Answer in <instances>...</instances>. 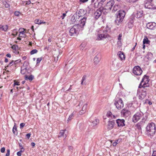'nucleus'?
<instances>
[{"label": "nucleus", "instance_id": "f257e3e1", "mask_svg": "<svg viewBox=\"0 0 156 156\" xmlns=\"http://www.w3.org/2000/svg\"><path fill=\"white\" fill-rule=\"evenodd\" d=\"M126 12L123 10H120L116 14V18L115 20V24L117 25H120L125 17Z\"/></svg>", "mask_w": 156, "mask_h": 156}, {"label": "nucleus", "instance_id": "f03ea898", "mask_svg": "<svg viewBox=\"0 0 156 156\" xmlns=\"http://www.w3.org/2000/svg\"><path fill=\"white\" fill-rule=\"evenodd\" d=\"M156 127L155 124L153 123L148 124L146 127L147 133L150 135H153L155 132Z\"/></svg>", "mask_w": 156, "mask_h": 156}, {"label": "nucleus", "instance_id": "7ed1b4c3", "mask_svg": "<svg viewBox=\"0 0 156 156\" xmlns=\"http://www.w3.org/2000/svg\"><path fill=\"white\" fill-rule=\"evenodd\" d=\"M114 4V2L113 0H110L108 2L106 5L102 9V12L105 14V13H107L110 10Z\"/></svg>", "mask_w": 156, "mask_h": 156}, {"label": "nucleus", "instance_id": "20e7f679", "mask_svg": "<svg viewBox=\"0 0 156 156\" xmlns=\"http://www.w3.org/2000/svg\"><path fill=\"white\" fill-rule=\"evenodd\" d=\"M88 104L87 103L83 104V101H80L79 105L77 107V108H78L79 107L82 108L80 110L79 112V115H82L86 112L87 111Z\"/></svg>", "mask_w": 156, "mask_h": 156}, {"label": "nucleus", "instance_id": "39448f33", "mask_svg": "<svg viewBox=\"0 0 156 156\" xmlns=\"http://www.w3.org/2000/svg\"><path fill=\"white\" fill-rule=\"evenodd\" d=\"M114 105L115 106L116 108L118 109H120L124 106V104L122 99L118 98H116L115 99Z\"/></svg>", "mask_w": 156, "mask_h": 156}, {"label": "nucleus", "instance_id": "423d86ee", "mask_svg": "<svg viewBox=\"0 0 156 156\" xmlns=\"http://www.w3.org/2000/svg\"><path fill=\"white\" fill-rule=\"evenodd\" d=\"M78 25H74L69 30V35L71 36H75L78 30Z\"/></svg>", "mask_w": 156, "mask_h": 156}, {"label": "nucleus", "instance_id": "0eeeda50", "mask_svg": "<svg viewBox=\"0 0 156 156\" xmlns=\"http://www.w3.org/2000/svg\"><path fill=\"white\" fill-rule=\"evenodd\" d=\"M133 72L134 75L138 76L141 75L143 71L139 66H136L134 67Z\"/></svg>", "mask_w": 156, "mask_h": 156}, {"label": "nucleus", "instance_id": "6e6552de", "mask_svg": "<svg viewBox=\"0 0 156 156\" xmlns=\"http://www.w3.org/2000/svg\"><path fill=\"white\" fill-rule=\"evenodd\" d=\"M143 114L141 112H137L134 115L133 118V122H136L141 118Z\"/></svg>", "mask_w": 156, "mask_h": 156}, {"label": "nucleus", "instance_id": "1a4fd4ad", "mask_svg": "<svg viewBox=\"0 0 156 156\" xmlns=\"http://www.w3.org/2000/svg\"><path fill=\"white\" fill-rule=\"evenodd\" d=\"M121 115L124 117H126L129 116L131 114L130 111L127 108L123 109L121 112Z\"/></svg>", "mask_w": 156, "mask_h": 156}, {"label": "nucleus", "instance_id": "9d476101", "mask_svg": "<svg viewBox=\"0 0 156 156\" xmlns=\"http://www.w3.org/2000/svg\"><path fill=\"white\" fill-rule=\"evenodd\" d=\"M115 124V121L114 120L108 121L107 125V129L108 130L112 129L114 128Z\"/></svg>", "mask_w": 156, "mask_h": 156}, {"label": "nucleus", "instance_id": "9b49d317", "mask_svg": "<svg viewBox=\"0 0 156 156\" xmlns=\"http://www.w3.org/2000/svg\"><path fill=\"white\" fill-rule=\"evenodd\" d=\"M79 16H78L77 13L75 14L71 17L70 20L71 23L73 24L79 21Z\"/></svg>", "mask_w": 156, "mask_h": 156}, {"label": "nucleus", "instance_id": "f8f14e48", "mask_svg": "<svg viewBox=\"0 0 156 156\" xmlns=\"http://www.w3.org/2000/svg\"><path fill=\"white\" fill-rule=\"evenodd\" d=\"M147 27L149 29L155 30L156 29V23L154 22L148 23L147 24Z\"/></svg>", "mask_w": 156, "mask_h": 156}, {"label": "nucleus", "instance_id": "ddd939ff", "mask_svg": "<svg viewBox=\"0 0 156 156\" xmlns=\"http://www.w3.org/2000/svg\"><path fill=\"white\" fill-rule=\"evenodd\" d=\"M125 121L123 119H118L116 120V122L118 126L119 127H122L125 126Z\"/></svg>", "mask_w": 156, "mask_h": 156}, {"label": "nucleus", "instance_id": "4468645a", "mask_svg": "<svg viewBox=\"0 0 156 156\" xmlns=\"http://www.w3.org/2000/svg\"><path fill=\"white\" fill-rule=\"evenodd\" d=\"M108 34L106 33L98 34L97 39L98 40H103L106 38H108Z\"/></svg>", "mask_w": 156, "mask_h": 156}, {"label": "nucleus", "instance_id": "2eb2a0df", "mask_svg": "<svg viewBox=\"0 0 156 156\" xmlns=\"http://www.w3.org/2000/svg\"><path fill=\"white\" fill-rule=\"evenodd\" d=\"M87 18L85 17H83V18L81 19L80 20V23L77 24L78 25V27L80 26L82 28L84 26L86 23Z\"/></svg>", "mask_w": 156, "mask_h": 156}, {"label": "nucleus", "instance_id": "dca6fc26", "mask_svg": "<svg viewBox=\"0 0 156 156\" xmlns=\"http://www.w3.org/2000/svg\"><path fill=\"white\" fill-rule=\"evenodd\" d=\"M149 81V77L146 75H144L143 78L141 81L146 85V86L149 87V84L148 83Z\"/></svg>", "mask_w": 156, "mask_h": 156}, {"label": "nucleus", "instance_id": "f3484780", "mask_svg": "<svg viewBox=\"0 0 156 156\" xmlns=\"http://www.w3.org/2000/svg\"><path fill=\"white\" fill-rule=\"evenodd\" d=\"M102 12V9L100 8L97 10L94 13V15L95 19H97L101 16Z\"/></svg>", "mask_w": 156, "mask_h": 156}, {"label": "nucleus", "instance_id": "a211bd4d", "mask_svg": "<svg viewBox=\"0 0 156 156\" xmlns=\"http://www.w3.org/2000/svg\"><path fill=\"white\" fill-rule=\"evenodd\" d=\"M101 58V55L100 54H97L94 58V61L95 64H97L100 62Z\"/></svg>", "mask_w": 156, "mask_h": 156}, {"label": "nucleus", "instance_id": "6ab92c4d", "mask_svg": "<svg viewBox=\"0 0 156 156\" xmlns=\"http://www.w3.org/2000/svg\"><path fill=\"white\" fill-rule=\"evenodd\" d=\"M106 116L109 118L110 120L115 119H116L117 115H113L112 113L110 112H108L107 113Z\"/></svg>", "mask_w": 156, "mask_h": 156}, {"label": "nucleus", "instance_id": "aec40b11", "mask_svg": "<svg viewBox=\"0 0 156 156\" xmlns=\"http://www.w3.org/2000/svg\"><path fill=\"white\" fill-rule=\"evenodd\" d=\"M78 16H79V18L80 17L84 16L86 14V11H85L84 9H80L78 12Z\"/></svg>", "mask_w": 156, "mask_h": 156}, {"label": "nucleus", "instance_id": "412c9836", "mask_svg": "<svg viewBox=\"0 0 156 156\" xmlns=\"http://www.w3.org/2000/svg\"><path fill=\"white\" fill-rule=\"evenodd\" d=\"M66 130L65 129L64 130H61L58 135V137H63L65 138H66L67 136V134L66 133Z\"/></svg>", "mask_w": 156, "mask_h": 156}, {"label": "nucleus", "instance_id": "4be33fe9", "mask_svg": "<svg viewBox=\"0 0 156 156\" xmlns=\"http://www.w3.org/2000/svg\"><path fill=\"white\" fill-rule=\"evenodd\" d=\"M142 121H141L140 122L138 123L136 125V127L139 130L141 129V127L142 125H143L145 122V120H144L143 119H142Z\"/></svg>", "mask_w": 156, "mask_h": 156}, {"label": "nucleus", "instance_id": "5701e85b", "mask_svg": "<svg viewBox=\"0 0 156 156\" xmlns=\"http://www.w3.org/2000/svg\"><path fill=\"white\" fill-rule=\"evenodd\" d=\"M118 55L119 56V57L120 59L121 60L125 59V56L124 53L121 51H119L118 52Z\"/></svg>", "mask_w": 156, "mask_h": 156}, {"label": "nucleus", "instance_id": "b1692460", "mask_svg": "<svg viewBox=\"0 0 156 156\" xmlns=\"http://www.w3.org/2000/svg\"><path fill=\"white\" fill-rule=\"evenodd\" d=\"M144 6L146 8L149 9H151L152 7L151 3H148L146 1L145 2Z\"/></svg>", "mask_w": 156, "mask_h": 156}, {"label": "nucleus", "instance_id": "393cba45", "mask_svg": "<svg viewBox=\"0 0 156 156\" xmlns=\"http://www.w3.org/2000/svg\"><path fill=\"white\" fill-rule=\"evenodd\" d=\"M92 125L93 126H95L99 123V120L98 119H94L92 120Z\"/></svg>", "mask_w": 156, "mask_h": 156}, {"label": "nucleus", "instance_id": "a878e982", "mask_svg": "<svg viewBox=\"0 0 156 156\" xmlns=\"http://www.w3.org/2000/svg\"><path fill=\"white\" fill-rule=\"evenodd\" d=\"M34 79V76L32 75H30L29 76L26 75L25 76V79L26 80H29L32 81Z\"/></svg>", "mask_w": 156, "mask_h": 156}, {"label": "nucleus", "instance_id": "bb28decb", "mask_svg": "<svg viewBox=\"0 0 156 156\" xmlns=\"http://www.w3.org/2000/svg\"><path fill=\"white\" fill-rule=\"evenodd\" d=\"M146 87H143L142 89H141V90L142 91L143 94L144 95V96H146L147 94V91H148L149 90V89H147L146 88Z\"/></svg>", "mask_w": 156, "mask_h": 156}, {"label": "nucleus", "instance_id": "cd10ccee", "mask_svg": "<svg viewBox=\"0 0 156 156\" xmlns=\"http://www.w3.org/2000/svg\"><path fill=\"white\" fill-rule=\"evenodd\" d=\"M34 22L36 24H41L42 23H45V22H44L43 21L39 19H36L34 21Z\"/></svg>", "mask_w": 156, "mask_h": 156}, {"label": "nucleus", "instance_id": "c85d7f7f", "mask_svg": "<svg viewBox=\"0 0 156 156\" xmlns=\"http://www.w3.org/2000/svg\"><path fill=\"white\" fill-rule=\"evenodd\" d=\"M119 9V6L118 5H115L113 8L112 11L113 12L117 11Z\"/></svg>", "mask_w": 156, "mask_h": 156}, {"label": "nucleus", "instance_id": "c756f323", "mask_svg": "<svg viewBox=\"0 0 156 156\" xmlns=\"http://www.w3.org/2000/svg\"><path fill=\"white\" fill-rule=\"evenodd\" d=\"M146 85L144 84L142 81L141 82L140 84H139V86L138 87V88L141 89L143 87H147L146 86Z\"/></svg>", "mask_w": 156, "mask_h": 156}, {"label": "nucleus", "instance_id": "7c9ffc66", "mask_svg": "<svg viewBox=\"0 0 156 156\" xmlns=\"http://www.w3.org/2000/svg\"><path fill=\"white\" fill-rule=\"evenodd\" d=\"M12 132L14 134L17 135V128L16 126L15 125H14L13 126L12 129Z\"/></svg>", "mask_w": 156, "mask_h": 156}, {"label": "nucleus", "instance_id": "2f4dec72", "mask_svg": "<svg viewBox=\"0 0 156 156\" xmlns=\"http://www.w3.org/2000/svg\"><path fill=\"white\" fill-rule=\"evenodd\" d=\"M2 30H3L4 31H7L8 28V26L7 25L5 26H2Z\"/></svg>", "mask_w": 156, "mask_h": 156}, {"label": "nucleus", "instance_id": "473e14b6", "mask_svg": "<svg viewBox=\"0 0 156 156\" xmlns=\"http://www.w3.org/2000/svg\"><path fill=\"white\" fill-rule=\"evenodd\" d=\"M142 13L140 12H137L136 15V16L137 18H140L142 17Z\"/></svg>", "mask_w": 156, "mask_h": 156}, {"label": "nucleus", "instance_id": "72a5a7b5", "mask_svg": "<svg viewBox=\"0 0 156 156\" xmlns=\"http://www.w3.org/2000/svg\"><path fill=\"white\" fill-rule=\"evenodd\" d=\"M150 41L148 40L147 38H144L143 41V44H149Z\"/></svg>", "mask_w": 156, "mask_h": 156}, {"label": "nucleus", "instance_id": "f704fd0d", "mask_svg": "<svg viewBox=\"0 0 156 156\" xmlns=\"http://www.w3.org/2000/svg\"><path fill=\"white\" fill-rule=\"evenodd\" d=\"M25 33L24 32L20 33V34L19 35V36L20 37H25L26 36V35L25 34Z\"/></svg>", "mask_w": 156, "mask_h": 156}, {"label": "nucleus", "instance_id": "c9c22d12", "mask_svg": "<svg viewBox=\"0 0 156 156\" xmlns=\"http://www.w3.org/2000/svg\"><path fill=\"white\" fill-rule=\"evenodd\" d=\"M18 34V32L17 31V29H14L13 30V34H12V35L15 36L16 35H17Z\"/></svg>", "mask_w": 156, "mask_h": 156}, {"label": "nucleus", "instance_id": "e433bc0d", "mask_svg": "<svg viewBox=\"0 0 156 156\" xmlns=\"http://www.w3.org/2000/svg\"><path fill=\"white\" fill-rule=\"evenodd\" d=\"M38 51L36 49H34L32 50L30 52V53L31 55H33L34 54L36 53Z\"/></svg>", "mask_w": 156, "mask_h": 156}, {"label": "nucleus", "instance_id": "4c0bfd02", "mask_svg": "<svg viewBox=\"0 0 156 156\" xmlns=\"http://www.w3.org/2000/svg\"><path fill=\"white\" fill-rule=\"evenodd\" d=\"M122 37V34H120L119 35L118 37V39L119 40V41L118 42V43L119 44V43L121 42L120 40L121 39V37Z\"/></svg>", "mask_w": 156, "mask_h": 156}, {"label": "nucleus", "instance_id": "58836bf2", "mask_svg": "<svg viewBox=\"0 0 156 156\" xmlns=\"http://www.w3.org/2000/svg\"><path fill=\"white\" fill-rule=\"evenodd\" d=\"M73 113H72L69 116V118L68 119L67 121H69L71 120L73 117Z\"/></svg>", "mask_w": 156, "mask_h": 156}, {"label": "nucleus", "instance_id": "ea45409f", "mask_svg": "<svg viewBox=\"0 0 156 156\" xmlns=\"http://www.w3.org/2000/svg\"><path fill=\"white\" fill-rule=\"evenodd\" d=\"M23 152V150H20V151L17 153L18 156H21L22 153Z\"/></svg>", "mask_w": 156, "mask_h": 156}, {"label": "nucleus", "instance_id": "a19ab883", "mask_svg": "<svg viewBox=\"0 0 156 156\" xmlns=\"http://www.w3.org/2000/svg\"><path fill=\"white\" fill-rule=\"evenodd\" d=\"M86 80V76H84L82 77L81 84L83 85V82Z\"/></svg>", "mask_w": 156, "mask_h": 156}, {"label": "nucleus", "instance_id": "79ce46f5", "mask_svg": "<svg viewBox=\"0 0 156 156\" xmlns=\"http://www.w3.org/2000/svg\"><path fill=\"white\" fill-rule=\"evenodd\" d=\"M21 60L19 59L16 61H14V63L15 64H17L18 63L20 62Z\"/></svg>", "mask_w": 156, "mask_h": 156}, {"label": "nucleus", "instance_id": "37998d69", "mask_svg": "<svg viewBox=\"0 0 156 156\" xmlns=\"http://www.w3.org/2000/svg\"><path fill=\"white\" fill-rule=\"evenodd\" d=\"M14 83L13 84V86L14 87L15 85H20V82H17L16 80H14Z\"/></svg>", "mask_w": 156, "mask_h": 156}, {"label": "nucleus", "instance_id": "c03bdc74", "mask_svg": "<svg viewBox=\"0 0 156 156\" xmlns=\"http://www.w3.org/2000/svg\"><path fill=\"white\" fill-rule=\"evenodd\" d=\"M146 96H144L143 94H141L139 96V99L141 100L143 99Z\"/></svg>", "mask_w": 156, "mask_h": 156}, {"label": "nucleus", "instance_id": "a18cd8bd", "mask_svg": "<svg viewBox=\"0 0 156 156\" xmlns=\"http://www.w3.org/2000/svg\"><path fill=\"white\" fill-rule=\"evenodd\" d=\"M25 30V29L23 28H20L19 29V33H22L23 32H24V31Z\"/></svg>", "mask_w": 156, "mask_h": 156}, {"label": "nucleus", "instance_id": "49530a36", "mask_svg": "<svg viewBox=\"0 0 156 156\" xmlns=\"http://www.w3.org/2000/svg\"><path fill=\"white\" fill-rule=\"evenodd\" d=\"M19 146L20 148V150H23V152L24 151V149L23 148L22 145L21 144H19Z\"/></svg>", "mask_w": 156, "mask_h": 156}, {"label": "nucleus", "instance_id": "de8ad7c7", "mask_svg": "<svg viewBox=\"0 0 156 156\" xmlns=\"http://www.w3.org/2000/svg\"><path fill=\"white\" fill-rule=\"evenodd\" d=\"M42 60V58H38L37 59V63H39Z\"/></svg>", "mask_w": 156, "mask_h": 156}, {"label": "nucleus", "instance_id": "09e8293b", "mask_svg": "<svg viewBox=\"0 0 156 156\" xmlns=\"http://www.w3.org/2000/svg\"><path fill=\"white\" fill-rule=\"evenodd\" d=\"M4 6L6 8H9V5L6 2H5L4 4Z\"/></svg>", "mask_w": 156, "mask_h": 156}, {"label": "nucleus", "instance_id": "8fccbe9b", "mask_svg": "<svg viewBox=\"0 0 156 156\" xmlns=\"http://www.w3.org/2000/svg\"><path fill=\"white\" fill-rule=\"evenodd\" d=\"M20 13L19 12L16 11L15 12L14 14L16 16H19L20 15Z\"/></svg>", "mask_w": 156, "mask_h": 156}, {"label": "nucleus", "instance_id": "3c124183", "mask_svg": "<svg viewBox=\"0 0 156 156\" xmlns=\"http://www.w3.org/2000/svg\"><path fill=\"white\" fill-rule=\"evenodd\" d=\"M18 47L17 46L15 45H13L12 46V48L13 50H16Z\"/></svg>", "mask_w": 156, "mask_h": 156}, {"label": "nucleus", "instance_id": "603ef678", "mask_svg": "<svg viewBox=\"0 0 156 156\" xmlns=\"http://www.w3.org/2000/svg\"><path fill=\"white\" fill-rule=\"evenodd\" d=\"M25 125V124L23 123H21L20 125V129L23 128Z\"/></svg>", "mask_w": 156, "mask_h": 156}, {"label": "nucleus", "instance_id": "864d4df0", "mask_svg": "<svg viewBox=\"0 0 156 156\" xmlns=\"http://www.w3.org/2000/svg\"><path fill=\"white\" fill-rule=\"evenodd\" d=\"M128 2H134L137 1L138 0H126Z\"/></svg>", "mask_w": 156, "mask_h": 156}, {"label": "nucleus", "instance_id": "5fc2aeb1", "mask_svg": "<svg viewBox=\"0 0 156 156\" xmlns=\"http://www.w3.org/2000/svg\"><path fill=\"white\" fill-rule=\"evenodd\" d=\"M10 150L9 149H8L7 150V153L5 154V156H9L10 154Z\"/></svg>", "mask_w": 156, "mask_h": 156}, {"label": "nucleus", "instance_id": "6e6d98bb", "mask_svg": "<svg viewBox=\"0 0 156 156\" xmlns=\"http://www.w3.org/2000/svg\"><path fill=\"white\" fill-rule=\"evenodd\" d=\"M118 140H117L116 141H115L112 144V145L113 146H115L118 143Z\"/></svg>", "mask_w": 156, "mask_h": 156}, {"label": "nucleus", "instance_id": "4d7b16f0", "mask_svg": "<svg viewBox=\"0 0 156 156\" xmlns=\"http://www.w3.org/2000/svg\"><path fill=\"white\" fill-rule=\"evenodd\" d=\"M66 14L65 13H63L62 14V15L61 16V17L62 18V19H64V17L66 16Z\"/></svg>", "mask_w": 156, "mask_h": 156}, {"label": "nucleus", "instance_id": "13d9d810", "mask_svg": "<svg viewBox=\"0 0 156 156\" xmlns=\"http://www.w3.org/2000/svg\"><path fill=\"white\" fill-rule=\"evenodd\" d=\"M30 135L31 134L30 133H28L26 135V136L28 139H29L30 136Z\"/></svg>", "mask_w": 156, "mask_h": 156}, {"label": "nucleus", "instance_id": "bf43d9fd", "mask_svg": "<svg viewBox=\"0 0 156 156\" xmlns=\"http://www.w3.org/2000/svg\"><path fill=\"white\" fill-rule=\"evenodd\" d=\"M5 151V148L4 147H3L1 149V152L2 153H4Z\"/></svg>", "mask_w": 156, "mask_h": 156}, {"label": "nucleus", "instance_id": "052dcab7", "mask_svg": "<svg viewBox=\"0 0 156 156\" xmlns=\"http://www.w3.org/2000/svg\"><path fill=\"white\" fill-rule=\"evenodd\" d=\"M152 156H156V151H153Z\"/></svg>", "mask_w": 156, "mask_h": 156}, {"label": "nucleus", "instance_id": "680f3d73", "mask_svg": "<svg viewBox=\"0 0 156 156\" xmlns=\"http://www.w3.org/2000/svg\"><path fill=\"white\" fill-rule=\"evenodd\" d=\"M71 87H72V85H70V87L69 88V89L68 90H66V92L67 93L68 92V91H70L72 89V88Z\"/></svg>", "mask_w": 156, "mask_h": 156}, {"label": "nucleus", "instance_id": "e2e57ef3", "mask_svg": "<svg viewBox=\"0 0 156 156\" xmlns=\"http://www.w3.org/2000/svg\"><path fill=\"white\" fill-rule=\"evenodd\" d=\"M26 71V70L25 69H21V73L22 74H24L25 73V72Z\"/></svg>", "mask_w": 156, "mask_h": 156}, {"label": "nucleus", "instance_id": "0e129e2a", "mask_svg": "<svg viewBox=\"0 0 156 156\" xmlns=\"http://www.w3.org/2000/svg\"><path fill=\"white\" fill-rule=\"evenodd\" d=\"M13 62H14V61L12 60V61L11 62H10L9 64H8V65L7 66V67L9 66H11V64L13 63Z\"/></svg>", "mask_w": 156, "mask_h": 156}, {"label": "nucleus", "instance_id": "69168bd1", "mask_svg": "<svg viewBox=\"0 0 156 156\" xmlns=\"http://www.w3.org/2000/svg\"><path fill=\"white\" fill-rule=\"evenodd\" d=\"M31 3L30 1V0H29L27 1V3H26V5H29Z\"/></svg>", "mask_w": 156, "mask_h": 156}, {"label": "nucleus", "instance_id": "338daca9", "mask_svg": "<svg viewBox=\"0 0 156 156\" xmlns=\"http://www.w3.org/2000/svg\"><path fill=\"white\" fill-rule=\"evenodd\" d=\"M88 1V0H80V1L81 2H82L83 3L86 2H87Z\"/></svg>", "mask_w": 156, "mask_h": 156}, {"label": "nucleus", "instance_id": "774afa93", "mask_svg": "<svg viewBox=\"0 0 156 156\" xmlns=\"http://www.w3.org/2000/svg\"><path fill=\"white\" fill-rule=\"evenodd\" d=\"M6 56L10 58L11 57V55L10 54L8 53L6 55Z\"/></svg>", "mask_w": 156, "mask_h": 156}]
</instances>
